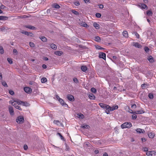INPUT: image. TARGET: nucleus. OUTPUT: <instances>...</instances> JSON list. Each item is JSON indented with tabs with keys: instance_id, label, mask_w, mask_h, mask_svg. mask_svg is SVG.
<instances>
[{
	"instance_id": "7",
	"label": "nucleus",
	"mask_w": 156,
	"mask_h": 156,
	"mask_svg": "<svg viewBox=\"0 0 156 156\" xmlns=\"http://www.w3.org/2000/svg\"><path fill=\"white\" fill-rule=\"evenodd\" d=\"M9 110L10 114L11 115H13L14 114V111L12 107L11 106H9Z\"/></svg>"
},
{
	"instance_id": "16",
	"label": "nucleus",
	"mask_w": 156,
	"mask_h": 156,
	"mask_svg": "<svg viewBox=\"0 0 156 156\" xmlns=\"http://www.w3.org/2000/svg\"><path fill=\"white\" fill-rule=\"evenodd\" d=\"M93 25L96 29H98L100 28V26L99 24L96 22L94 23Z\"/></svg>"
},
{
	"instance_id": "51",
	"label": "nucleus",
	"mask_w": 156,
	"mask_h": 156,
	"mask_svg": "<svg viewBox=\"0 0 156 156\" xmlns=\"http://www.w3.org/2000/svg\"><path fill=\"white\" fill-rule=\"evenodd\" d=\"M13 53L15 55H17V50L16 49H14L13 50Z\"/></svg>"
},
{
	"instance_id": "54",
	"label": "nucleus",
	"mask_w": 156,
	"mask_h": 156,
	"mask_svg": "<svg viewBox=\"0 0 156 156\" xmlns=\"http://www.w3.org/2000/svg\"><path fill=\"white\" fill-rule=\"evenodd\" d=\"M24 150H26L28 149V146L27 145H24L23 147Z\"/></svg>"
},
{
	"instance_id": "57",
	"label": "nucleus",
	"mask_w": 156,
	"mask_h": 156,
	"mask_svg": "<svg viewBox=\"0 0 156 156\" xmlns=\"http://www.w3.org/2000/svg\"><path fill=\"white\" fill-rule=\"evenodd\" d=\"M128 112L131 113H132L133 114H135L134 112H133V111L130 109H129Z\"/></svg>"
},
{
	"instance_id": "20",
	"label": "nucleus",
	"mask_w": 156,
	"mask_h": 156,
	"mask_svg": "<svg viewBox=\"0 0 156 156\" xmlns=\"http://www.w3.org/2000/svg\"><path fill=\"white\" fill-rule=\"evenodd\" d=\"M133 46L135 47L138 48H140L141 47V45L138 43H134Z\"/></svg>"
},
{
	"instance_id": "17",
	"label": "nucleus",
	"mask_w": 156,
	"mask_h": 156,
	"mask_svg": "<svg viewBox=\"0 0 156 156\" xmlns=\"http://www.w3.org/2000/svg\"><path fill=\"white\" fill-rule=\"evenodd\" d=\"M149 137L151 138H153L155 136L154 134L151 132L149 133L148 134Z\"/></svg>"
},
{
	"instance_id": "24",
	"label": "nucleus",
	"mask_w": 156,
	"mask_h": 156,
	"mask_svg": "<svg viewBox=\"0 0 156 156\" xmlns=\"http://www.w3.org/2000/svg\"><path fill=\"white\" fill-rule=\"evenodd\" d=\"M51 47L54 50H56L57 49V46L54 44H52L50 45Z\"/></svg>"
},
{
	"instance_id": "63",
	"label": "nucleus",
	"mask_w": 156,
	"mask_h": 156,
	"mask_svg": "<svg viewBox=\"0 0 156 156\" xmlns=\"http://www.w3.org/2000/svg\"><path fill=\"white\" fill-rule=\"evenodd\" d=\"M5 6L4 5H2L0 7V8H1V9H4L5 8Z\"/></svg>"
},
{
	"instance_id": "50",
	"label": "nucleus",
	"mask_w": 156,
	"mask_h": 156,
	"mask_svg": "<svg viewBox=\"0 0 156 156\" xmlns=\"http://www.w3.org/2000/svg\"><path fill=\"white\" fill-rule=\"evenodd\" d=\"M9 94L11 95H13L14 94L13 91L12 90H9Z\"/></svg>"
},
{
	"instance_id": "49",
	"label": "nucleus",
	"mask_w": 156,
	"mask_h": 156,
	"mask_svg": "<svg viewBox=\"0 0 156 156\" xmlns=\"http://www.w3.org/2000/svg\"><path fill=\"white\" fill-rule=\"evenodd\" d=\"M134 34H135V35L137 38H139V35L137 32H135L134 33Z\"/></svg>"
},
{
	"instance_id": "2",
	"label": "nucleus",
	"mask_w": 156,
	"mask_h": 156,
	"mask_svg": "<svg viewBox=\"0 0 156 156\" xmlns=\"http://www.w3.org/2000/svg\"><path fill=\"white\" fill-rule=\"evenodd\" d=\"M132 126V125L131 123L126 122L122 124L121 126L122 129H124L126 128H129L131 127Z\"/></svg>"
},
{
	"instance_id": "11",
	"label": "nucleus",
	"mask_w": 156,
	"mask_h": 156,
	"mask_svg": "<svg viewBox=\"0 0 156 156\" xmlns=\"http://www.w3.org/2000/svg\"><path fill=\"white\" fill-rule=\"evenodd\" d=\"M139 7H141V8H142L143 9H147L148 8V7H147V5L144 4H143H143H142V3L140 4L139 5Z\"/></svg>"
},
{
	"instance_id": "35",
	"label": "nucleus",
	"mask_w": 156,
	"mask_h": 156,
	"mask_svg": "<svg viewBox=\"0 0 156 156\" xmlns=\"http://www.w3.org/2000/svg\"><path fill=\"white\" fill-rule=\"evenodd\" d=\"M4 53V50L2 46H0V54H2Z\"/></svg>"
},
{
	"instance_id": "64",
	"label": "nucleus",
	"mask_w": 156,
	"mask_h": 156,
	"mask_svg": "<svg viewBox=\"0 0 156 156\" xmlns=\"http://www.w3.org/2000/svg\"><path fill=\"white\" fill-rule=\"evenodd\" d=\"M28 36H30V37H33L34 36L33 34L31 33V32H29V35Z\"/></svg>"
},
{
	"instance_id": "3",
	"label": "nucleus",
	"mask_w": 156,
	"mask_h": 156,
	"mask_svg": "<svg viewBox=\"0 0 156 156\" xmlns=\"http://www.w3.org/2000/svg\"><path fill=\"white\" fill-rule=\"evenodd\" d=\"M24 121V118L22 116L18 117L16 119V122L19 124H22Z\"/></svg>"
},
{
	"instance_id": "56",
	"label": "nucleus",
	"mask_w": 156,
	"mask_h": 156,
	"mask_svg": "<svg viewBox=\"0 0 156 156\" xmlns=\"http://www.w3.org/2000/svg\"><path fill=\"white\" fill-rule=\"evenodd\" d=\"M146 85L145 84H143L141 85V87L143 88H144L146 87Z\"/></svg>"
},
{
	"instance_id": "62",
	"label": "nucleus",
	"mask_w": 156,
	"mask_h": 156,
	"mask_svg": "<svg viewBox=\"0 0 156 156\" xmlns=\"http://www.w3.org/2000/svg\"><path fill=\"white\" fill-rule=\"evenodd\" d=\"M144 50L146 51H147L149 50V48L147 47H145L144 48Z\"/></svg>"
},
{
	"instance_id": "39",
	"label": "nucleus",
	"mask_w": 156,
	"mask_h": 156,
	"mask_svg": "<svg viewBox=\"0 0 156 156\" xmlns=\"http://www.w3.org/2000/svg\"><path fill=\"white\" fill-rule=\"evenodd\" d=\"M95 40L96 41H100L101 39L99 37L96 36L95 37Z\"/></svg>"
},
{
	"instance_id": "30",
	"label": "nucleus",
	"mask_w": 156,
	"mask_h": 156,
	"mask_svg": "<svg viewBox=\"0 0 156 156\" xmlns=\"http://www.w3.org/2000/svg\"><path fill=\"white\" fill-rule=\"evenodd\" d=\"M82 127L83 129H89L90 127V126L87 125L85 124L83 125L82 126Z\"/></svg>"
},
{
	"instance_id": "34",
	"label": "nucleus",
	"mask_w": 156,
	"mask_h": 156,
	"mask_svg": "<svg viewBox=\"0 0 156 156\" xmlns=\"http://www.w3.org/2000/svg\"><path fill=\"white\" fill-rule=\"evenodd\" d=\"M54 123L56 124L57 125H60L61 124V123L58 120H55L54 121Z\"/></svg>"
},
{
	"instance_id": "36",
	"label": "nucleus",
	"mask_w": 156,
	"mask_h": 156,
	"mask_svg": "<svg viewBox=\"0 0 156 156\" xmlns=\"http://www.w3.org/2000/svg\"><path fill=\"white\" fill-rule=\"evenodd\" d=\"M21 33L23 34H24L27 35V36L29 35V32L25 31H23L21 32Z\"/></svg>"
},
{
	"instance_id": "53",
	"label": "nucleus",
	"mask_w": 156,
	"mask_h": 156,
	"mask_svg": "<svg viewBox=\"0 0 156 156\" xmlns=\"http://www.w3.org/2000/svg\"><path fill=\"white\" fill-rule=\"evenodd\" d=\"M137 118V116L136 115H134L132 116V118L133 119H135Z\"/></svg>"
},
{
	"instance_id": "43",
	"label": "nucleus",
	"mask_w": 156,
	"mask_h": 156,
	"mask_svg": "<svg viewBox=\"0 0 156 156\" xmlns=\"http://www.w3.org/2000/svg\"><path fill=\"white\" fill-rule=\"evenodd\" d=\"M148 97L150 99H152L154 98L153 95L151 93L149 94L148 95Z\"/></svg>"
},
{
	"instance_id": "25",
	"label": "nucleus",
	"mask_w": 156,
	"mask_h": 156,
	"mask_svg": "<svg viewBox=\"0 0 156 156\" xmlns=\"http://www.w3.org/2000/svg\"><path fill=\"white\" fill-rule=\"evenodd\" d=\"M81 69L83 71L85 72L87 70V68L86 66H82L81 67Z\"/></svg>"
},
{
	"instance_id": "1",
	"label": "nucleus",
	"mask_w": 156,
	"mask_h": 156,
	"mask_svg": "<svg viewBox=\"0 0 156 156\" xmlns=\"http://www.w3.org/2000/svg\"><path fill=\"white\" fill-rule=\"evenodd\" d=\"M11 102H12V104L17 109L20 110H22V109L20 107V106L19 105L22 104H24V102L21 101H14Z\"/></svg>"
},
{
	"instance_id": "47",
	"label": "nucleus",
	"mask_w": 156,
	"mask_h": 156,
	"mask_svg": "<svg viewBox=\"0 0 156 156\" xmlns=\"http://www.w3.org/2000/svg\"><path fill=\"white\" fill-rule=\"evenodd\" d=\"M96 16L98 18H100L101 16V14L100 13H96Z\"/></svg>"
},
{
	"instance_id": "26",
	"label": "nucleus",
	"mask_w": 156,
	"mask_h": 156,
	"mask_svg": "<svg viewBox=\"0 0 156 156\" xmlns=\"http://www.w3.org/2000/svg\"><path fill=\"white\" fill-rule=\"evenodd\" d=\"M77 115L78 117L79 118L83 119L84 118V115L83 114H82L81 113L78 114H77Z\"/></svg>"
},
{
	"instance_id": "18",
	"label": "nucleus",
	"mask_w": 156,
	"mask_h": 156,
	"mask_svg": "<svg viewBox=\"0 0 156 156\" xmlns=\"http://www.w3.org/2000/svg\"><path fill=\"white\" fill-rule=\"evenodd\" d=\"M100 106L102 108L105 109V107L106 106V105H107L104 103H99V104Z\"/></svg>"
},
{
	"instance_id": "8",
	"label": "nucleus",
	"mask_w": 156,
	"mask_h": 156,
	"mask_svg": "<svg viewBox=\"0 0 156 156\" xmlns=\"http://www.w3.org/2000/svg\"><path fill=\"white\" fill-rule=\"evenodd\" d=\"M99 57L100 58H102L104 60L106 59V54L103 52L100 53Z\"/></svg>"
},
{
	"instance_id": "23",
	"label": "nucleus",
	"mask_w": 156,
	"mask_h": 156,
	"mask_svg": "<svg viewBox=\"0 0 156 156\" xmlns=\"http://www.w3.org/2000/svg\"><path fill=\"white\" fill-rule=\"evenodd\" d=\"M123 35L126 37H128V33L126 31H124L122 33Z\"/></svg>"
},
{
	"instance_id": "32",
	"label": "nucleus",
	"mask_w": 156,
	"mask_h": 156,
	"mask_svg": "<svg viewBox=\"0 0 156 156\" xmlns=\"http://www.w3.org/2000/svg\"><path fill=\"white\" fill-rule=\"evenodd\" d=\"M148 60L150 62H154L153 58L151 56H150L149 57Z\"/></svg>"
},
{
	"instance_id": "5",
	"label": "nucleus",
	"mask_w": 156,
	"mask_h": 156,
	"mask_svg": "<svg viewBox=\"0 0 156 156\" xmlns=\"http://www.w3.org/2000/svg\"><path fill=\"white\" fill-rule=\"evenodd\" d=\"M105 109H106L105 112L108 114H109L110 112L112 111L111 107L108 105H106Z\"/></svg>"
},
{
	"instance_id": "52",
	"label": "nucleus",
	"mask_w": 156,
	"mask_h": 156,
	"mask_svg": "<svg viewBox=\"0 0 156 156\" xmlns=\"http://www.w3.org/2000/svg\"><path fill=\"white\" fill-rule=\"evenodd\" d=\"M74 4L76 6H78L80 5V4L78 2H74Z\"/></svg>"
},
{
	"instance_id": "13",
	"label": "nucleus",
	"mask_w": 156,
	"mask_h": 156,
	"mask_svg": "<svg viewBox=\"0 0 156 156\" xmlns=\"http://www.w3.org/2000/svg\"><path fill=\"white\" fill-rule=\"evenodd\" d=\"M144 112L142 109L136 111L134 112L135 114H141L144 113Z\"/></svg>"
},
{
	"instance_id": "55",
	"label": "nucleus",
	"mask_w": 156,
	"mask_h": 156,
	"mask_svg": "<svg viewBox=\"0 0 156 156\" xmlns=\"http://www.w3.org/2000/svg\"><path fill=\"white\" fill-rule=\"evenodd\" d=\"M55 97L58 100V101H59V100L61 99V98H60L59 97L58 95H55Z\"/></svg>"
},
{
	"instance_id": "48",
	"label": "nucleus",
	"mask_w": 156,
	"mask_h": 156,
	"mask_svg": "<svg viewBox=\"0 0 156 156\" xmlns=\"http://www.w3.org/2000/svg\"><path fill=\"white\" fill-rule=\"evenodd\" d=\"M57 135L59 136L60 137L61 139L62 140H63L64 138L62 136V135L60 133H57Z\"/></svg>"
},
{
	"instance_id": "42",
	"label": "nucleus",
	"mask_w": 156,
	"mask_h": 156,
	"mask_svg": "<svg viewBox=\"0 0 156 156\" xmlns=\"http://www.w3.org/2000/svg\"><path fill=\"white\" fill-rule=\"evenodd\" d=\"M73 81L74 82L76 83H79V81L76 78H74L73 79Z\"/></svg>"
},
{
	"instance_id": "22",
	"label": "nucleus",
	"mask_w": 156,
	"mask_h": 156,
	"mask_svg": "<svg viewBox=\"0 0 156 156\" xmlns=\"http://www.w3.org/2000/svg\"><path fill=\"white\" fill-rule=\"evenodd\" d=\"M89 98L91 100H94L95 99V97L93 94H89Z\"/></svg>"
},
{
	"instance_id": "60",
	"label": "nucleus",
	"mask_w": 156,
	"mask_h": 156,
	"mask_svg": "<svg viewBox=\"0 0 156 156\" xmlns=\"http://www.w3.org/2000/svg\"><path fill=\"white\" fill-rule=\"evenodd\" d=\"M136 105H135V104H134L133 105H132L131 106L132 108H136Z\"/></svg>"
},
{
	"instance_id": "45",
	"label": "nucleus",
	"mask_w": 156,
	"mask_h": 156,
	"mask_svg": "<svg viewBox=\"0 0 156 156\" xmlns=\"http://www.w3.org/2000/svg\"><path fill=\"white\" fill-rule=\"evenodd\" d=\"M29 45L31 47H34L35 46L34 44L32 42H30L29 43Z\"/></svg>"
},
{
	"instance_id": "46",
	"label": "nucleus",
	"mask_w": 156,
	"mask_h": 156,
	"mask_svg": "<svg viewBox=\"0 0 156 156\" xmlns=\"http://www.w3.org/2000/svg\"><path fill=\"white\" fill-rule=\"evenodd\" d=\"M72 12L73 13H74V14L76 15H79V12L75 10H72Z\"/></svg>"
},
{
	"instance_id": "59",
	"label": "nucleus",
	"mask_w": 156,
	"mask_h": 156,
	"mask_svg": "<svg viewBox=\"0 0 156 156\" xmlns=\"http://www.w3.org/2000/svg\"><path fill=\"white\" fill-rule=\"evenodd\" d=\"M143 149L144 151L147 152L148 151V148L147 147H144Z\"/></svg>"
},
{
	"instance_id": "38",
	"label": "nucleus",
	"mask_w": 156,
	"mask_h": 156,
	"mask_svg": "<svg viewBox=\"0 0 156 156\" xmlns=\"http://www.w3.org/2000/svg\"><path fill=\"white\" fill-rule=\"evenodd\" d=\"M7 60L8 62L10 64H12V59L11 58H8L7 59Z\"/></svg>"
},
{
	"instance_id": "61",
	"label": "nucleus",
	"mask_w": 156,
	"mask_h": 156,
	"mask_svg": "<svg viewBox=\"0 0 156 156\" xmlns=\"http://www.w3.org/2000/svg\"><path fill=\"white\" fill-rule=\"evenodd\" d=\"M85 3H89L90 0H83Z\"/></svg>"
},
{
	"instance_id": "6",
	"label": "nucleus",
	"mask_w": 156,
	"mask_h": 156,
	"mask_svg": "<svg viewBox=\"0 0 156 156\" xmlns=\"http://www.w3.org/2000/svg\"><path fill=\"white\" fill-rule=\"evenodd\" d=\"M24 91L28 94H30L32 92L31 89L29 87H25L24 88Z\"/></svg>"
},
{
	"instance_id": "12",
	"label": "nucleus",
	"mask_w": 156,
	"mask_h": 156,
	"mask_svg": "<svg viewBox=\"0 0 156 156\" xmlns=\"http://www.w3.org/2000/svg\"><path fill=\"white\" fill-rule=\"evenodd\" d=\"M79 24L81 26L85 27H87L89 26L85 22L83 21L80 22Z\"/></svg>"
},
{
	"instance_id": "40",
	"label": "nucleus",
	"mask_w": 156,
	"mask_h": 156,
	"mask_svg": "<svg viewBox=\"0 0 156 156\" xmlns=\"http://www.w3.org/2000/svg\"><path fill=\"white\" fill-rule=\"evenodd\" d=\"M7 30V29H6V28L4 27L0 28V31H3Z\"/></svg>"
},
{
	"instance_id": "33",
	"label": "nucleus",
	"mask_w": 156,
	"mask_h": 156,
	"mask_svg": "<svg viewBox=\"0 0 156 156\" xmlns=\"http://www.w3.org/2000/svg\"><path fill=\"white\" fill-rule=\"evenodd\" d=\"M95 48L96 49L98 50H104L105 48L101 47V46L98 45H96L95 46Z\"/></svg>"
},
{
	"instance_id": "29",
	"label": "nucleus",
	"mask_w": 156,
	"mask_h": 156,
	"mask_svg": "<svg viewBox=\"0 0 156 156\" xmlns=\"http://www.w3.org/2000/svg\"><path fill=\"white\" fill-rule=\"evenodd\" d=\"M147 14L148 16H151L153 14V12L151 10H148L147 12Z\"/></svg>"
},
{
	"instance_id": "28",
	"label": "nucleus",
	"mask_w": 156,
	"mask_h": 156,
	"mask_svg": "<svg viewBox=\"0 0 156 156\" xmlns=\"http://www.w3.org/2000/svg\"><path fill=\"white\" fill-rule=\"evenodd\" d=\"M47 81V79L45 77H43L41 78V81L42 83H45Z\"/></svg>"
},
{
	"instance_id": "19",
	"label": "nucleus",
	"mask_w": 156,
	"mask_h": 156,
	"mask_svg": "<svg viewBox=\"0 0 156 156\" xmlns=\"http://www.w3.org/2000/svg\"><path fill=\"white\" fill-rule=\"evenodd\" d=\"M55 54L56 55L60 56L62 54V52L61 51H56L55 52Z\"/></svg>"
},
{
	"instance_id": "9",
	"label": "nucleus",
	"mask_w": 156,
	"mask_h": 156,
	"mask_svg": "<svg viewBox=\"0 0 156 156\" xmlns=\"http://www.w3.org/2000/svg\"><path fill=\"white\" fill-rule=\"evenodd\" d=\"M58 101L62 106L65 107H68V105L64 102V101L61 98Z\"/></svg>"
},
{
	"instance_id": "37",
	"label": "nucleus",
	"mask_w": 156,
	"mask_h": 156,
	"mask_svg": "<svg viewBox=\"0 0 156 156\" xmlns=\"http://www.w3.org/2000/svg\"><path fill=\"white\" fill-rule=\"evenodd\" d=\"M7 18V17L5 16H0V20H5L6 18Z\"/></svg>"
},
{
	"instance_id": "41",
	"label": "nucleus",
	"mask_w": 156,
	"mask_h": 156,
	"mask_svg": "<svg viewBox=\"0 0 156 156\" xmlns=\"http://www.w3.org/2000/svg\"><path fill=\"white\" fill-rule=\"evenodd\" d=\"M91 91L94 93H95L96 92V90L94 87H92L91 89Z\"/></svg>"
},
{
	"instance_id": "4",
	"label": "nucleus",
	"mask_w": 156,
	"mask_h": 156,
	"mask_svg": "<svg viewBox=\"0 0 156 156\" xmlns=\"http://www.w3.org/2000/svg\"><path fill=\"white\" fill-rule=\"evenodd\" d=\"M146 154L147 156H156V151H148L146 153Z\"/></svg>"
},
{
	"instance_id": "15",
	"label": "nucleus",
	"mask_w": 156,
	"mask_h": 156,
	"mask_svg": "<svg viewBox=\"0 0 156 156\" xmlns=\"http://www.w3.org/2000/svg\"><path fill=\"white\" fill-rule=\"evenodd\" d=\"M136 132L137 133H145V131L143 129H137L136 130Z\"/></svg>"
},
{
	"instance_id": "27",
	"label": "nucleus",
	"mask_w": 156,
	"mask_h": 156,
	"mask_svg": "<svg viewBox=\"0 0 156 156\" xmlns=\"http://www.w3.org/2000/svg\"><path fill=\"white\" fill-rule=\"evenodd\" d=\"M40 38L41 40L44 42H45L47 40V39L46 37L44 36H41L40 37Z\"/></svg>"
},
{
	"instance_id": "10",
	"label": "nucleus",
	"mask_w": 156,
	"mask_h": 156,
	"mask_svg": "<svg viewBox=\"0 0 156 156\" xmlns=\"http://www.w3.org/2000/svg\"><path fill=\"white\" fill-rule=\"evenodd\" d=\"M67 98L70 101H73L74 100L73 96L71 95H68L67 97Z\"/></svg>"
},
{
	"instance_id": "44",
	"label": "nucleus",
	"mask_w": 156,
	"mask_h": 156,
	"mask_svg": "<svg viewBox=\"0 0 156 156\" xmlns=\"http://www.w3.org/2000/svg\"><path fill=\"white\" fill-rule=\"evenodd\" d=\"M2 84L5 87H8V85H7L6 82L5 81H3L2 82Z\"/></svg>"
},
{
	"instance_id": "31",
	"label": "nucleus",
	"mask_w": 156,
	"mask_h": 156,
	"mask_svg": "<svg viewBox=\"0 0 156 156\" xmlns=\"http://www.w3.org/2000/svg\"><path fill=\"white\" fill-rule=\"evenodd\" d=\"M118 108V106L117 105L111 107L112 111H114L115 110L117 109Z\"/></svg>"
},
{
	"instance_id": "58",
	"label": "nucleus",
	"mask_w": 156,
	"mask_h": 156,
	"mask_svg": "<svg viewBox=\"0 0 156 156\" xmlns=\"http://www.w3.org/2000/svg\"><path fill=\"white\" fill-rule=\"evenodd\" d=\"M99 7L100 9H103L104 8V5L102 4L99 5Z\"/></svg>"
},
{
	"instance_id": "14",
	"label": "nucleus",
	"mask_w": 156,
	"mask_h": 156,
	"mask_svg": "<svg viewBox=\"0 0 156 156\" xmlns=\"http://www.w3.org/2000/svg\"><path fill=\"white\" fill-rule=\"evenodd\" d=\"M25 27L31 30H35L36 29L35 27L30 25L26 26Z\"/></svg>"
},
{
	"instance_id": "21",
	"label": "nucleus",
	"mask_w": 156,
	"mask_h": 156,
	"mask_svg": "<svg viewBox=\"0 0 156 156\" xmlns=\"http://www.w3.org/2000/svg\"><path fill=\"white\" fill-rule=\"evenodd\" d=\"M52 6L56 9H59L60 8V6L57 3L54 4L52 5Z\"/></svg>"
}]
</instances>
